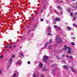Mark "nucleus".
<instances>
[{
	"instance_id": "nucleus-61",
	"label": "nucleus",
	"mask_w": 77,
	"mask_h": 77,
	"mask_svg": "<svg viewBox=\"0 0 77 77\" xmlns=\"http://www.w3.org/2000/svg\"><path fill=\"white\" fill-rule=\"evenodd\" d=\"M20 48H22V47L20 46Z\"/></svg>"
},
{
	"instance_id": "nucleus-45",
	"label": "nucleus",
	"mask_w": 77,
	"mask_h": 77,
	"mask_svg": "<svg viewBox=\"0 0 77 77\" xmlns=\"http://www.w3.org/2000/svg\"><path fill=\"white\" fill-rule=\"evenodd\" d=\"M51 32V29H49V31H48V32L49 33H50V32Z\"/></svg>"
},
{
	"instance_id": "nucleus-3",
	"label": "nucleus",
	"mask_w": 77,
	"mask_h": 77,
	"mask_svg": "<svg viewBox=\"0 0 77 77\" xmlns=\"http://www.w3.org/2000/svg\"><path fill=\"white\" fill-rule=\"evenodd\" d=\"M51 40H49V42H48L47 43L46 45H45V47H46L47 46V45L48 44H51Z\"/></svg>"
},
{
	"instance_id": "nucleus-43",
	"label": "nucleus",
	"mask_w": 77,
	"mask_h": 77,
	"mask_svg": "<svg viewBox=\"0 0 77 77\" xmlns=\"http://www.w3.org/2000/svg\"><path fill=\"white\" fill-rule=\"evenodd\" d=\"M49 23V21H48V20L46 21V23L47 24H48V23Z\"/></svg>"
},
{
	"instance_id": "nucleus-12",
	"label": "nucleus",
	"mask_w": 77,
	"mask_h": 77,
	"mask_svg": "<svg viewBox=\"0 0 77 77\" xmlns=\"http://www.w3.org/2000/svg\"><path fill=\"white\" fill-rule=\"evenodd\" d=\"M67 53L69 54H70L71 53V51L70 50H69L67 51Z\"/></svg>"
},
{
	"instance_id": "nucleus-53",
	"label": "nucleus",
	"mask_w": 77,
	"mask_h": 77,
	"mask_svg": "<svg viewBox=\"0 0 77 77\" xmlns=\"http://www.w3.org/2000/svg\"><path fill=\"white\" fill-rule=\"evenodd\" d=\"M43 8H45V5H44V6H43Z\"/></svg>"
},
{
	"instance_id": "nucleus-24",
	"label": "nucleus",
	"mask_w": 77,
	"mask_h": 77,
	"mask_svg": "<svg viewBox=\"0 0 77 77\" xmlns=\"http://www.w3.org/2000/svg\"><path fill=\"white\" fill-rule=\"evenodd\" d=\"M69 57H70L72 60H73V58H72V57L71 56H69Z\"/></svg>"
},
{
	"instance_id": "nucleus-60",
	"label": "nucleus",
	"mask_w": 77,
	"mask_h": 77,
	"mask_svg": "<svg viewBox=\"0 0 77 77\" xmlns=\"http://www.w3.org/2000/svg\"><path fill=\"white\" fill-rule=\"evenodd\" d=\"M77 13H75V15H77Z\"/></svg>"
},
{
	"instance_id": "nucleus-30",
	"label": "nucleus",
	"mask_w": 77,
	"mask_h": 77,
	"mask_svg": "<svg viewBox=\"0 0 77 77\" xmlns=\"http://www.w3.org/2000/svg\"><path fill=\"white\" fill-rule=\"evenodd\" d=\"M57 28L59 30H60L61 29H60V27H57Z\"/></svg>"
},
{
	"instance_id": "nucleus-36",
	"label": "nucleus",
	"mask_w": 77,
	"mask_h": 77,
	"mask_svg": "<svg viewBox=\"0 0 77 77\" xmlns=\"http://www.w3.org/2000/svg\"><path fill=\"white\" fill-rule=\"evenodd\" d=\"M16 47V45H14L13 46V48H15Z\"/></svg>"
},
{
	"instance_id": "nucleus-32",
	"label": "nucleus",
	"mask_w": 77,
	"mask_h": 77,
	"mask_svg": "<svg viewBox=\"0 0 77 77\" xmlns=\"http://www.w3.org/2000/svg\"><path fill=\"white\" fill-rule=\"evenodd\" d=\"M48 30H51V27L50 26L48 27Z\"/></svg>"
},
{
	"instance_id": "nucleus-18",
	"label": "nucleus",
	"mask_w": 77,
	"mask_h": 77,
	"mask_svg": "<svg viewBox=\"0 0 77 77\" xmlns=\"http://www.w3.org/2000/svg\"><path fill=\"white\" fill-rule=\"evenodd\" d=\"M52 49V46H51L50 47H49V50H51Z\"/></svg>"
},
{
	"instance_id": "nucleus-55",
	"label": "nucleus",
	"mask_w": 77,
	"mask_h": 77,
	"mask_svg": "<svg viewBox=\"0 0 77 77\" xmlns=\"http://www.w3.org/2000/svg\"><path fill=\"white\" fill-rule=\"evenodd\" d=\"M12 48V46H10L9 48Z\"/></svg>"
},
{
	"instance_id": "nucleus-39",
	"label": "nucleus",
	"mask_w": 77,
	"mask_h": 77,
	"mask_svg": "<svg viewBox=\"0 0 77 77\" xmlns=\"http://www.w3.org/2000/svg\"><path fill=\"white\" fill-rule=\"evenodd\" d=\"M60 14H63V12L62 11H60Z\"/></svg>"
},
{
	"instance_id": "nucleus-11",
	"label": "nucleus",
	"mask_w": 77,
	"mask_h": 77,
	"mask_svg": "<svg viewBox=\"0 0 77 77\" xmlns=\"http://www.w3.org/2000/svg\"><path fill=\"white\" fill-rule=\"evenodd\" d=\"M39 67H40V68H42V66H43L42 64V63H40L39 65Z\"/></svg>"
},
{
	"instance_id": "nucleus-26",
	"label": "nucleus",
	"mask_w": 77,
	"mask_h": 77,
	"mask_svg": "<svg viewBox=\"0 0 77 77\" xmlns=\"http://www.w3.org/2000/svg\"><path fill=\"white\" fill-rule=\"evenodd\" d=\"M56 66V64H54L52 66V67H54V66Z\"/></svg>"
},
{
	"instance_id": "nucleus-1",
	"label": "nucleus",
	"mask_w": 77,
	"mask_h": 77,
	"mask_svg": "<svg viewBox=\"0 0 77 77\" xmlns=\"http://www.w3.org/2000/svg\"><path fill=\"white\" fill-rule=\"evenodd\" d=\"M56 40L57 43H62V40L59 36H57L56 37Z\"/></svg>"
},
{
	"instance_id": "nucleus-35",
	"label": "nucleus",
	"mask_w": 77,
	"mask_h": 77,
	"mask_svg": "<svg viewBox=\"0 0 77 77\" xmlns=\"http://www.w3.org/2000/svg\"><path fill=\"white\" fill-rule=\"evenodd\" d=\"M28 64H30V62L29 61H28L27 62Z\"/></svg>"
},
{
	"instance_id": "nucleus-41",
	"label": "nucleus",
	"mask_w": 77,
	"mask_h": 77,
	"mask_svg": "<svg viewBox=\"0 0 77 77\" xmlns=\"http://www.w3.org/2000/svg\"><path fill=\"white\" fill-rule=\"evenodd\" d=\"M3 57V56H1L0 57V58L1 59H2Z\"/></svg>"
},
{
	"instance_id": "nucleus-5",
	"label": "nucleus",
	"mask_w": 77,
	"mask_h": 77,
	"mask_svg": "<svg viewBox=\"0 0 77 77\" xmlns=\"http://www.w3.org/2000/svg\"><path fill=\"white\" fill-rule=\"evenodd\" d=\"M63 67L64 68H66V69H69L68 66H67L64 65L63 66Z\"/></svg>"
},
{
	"instance_id": "nucleus-6",
	"label": "nucleus",
	"mask_w": 77,
	"mask_h": 77,
	"mask_svg": "<svg viewBox=\"0 0 77 77\" xmlns=\"http://www.w3.org/2000/svg\"><path fill=\"white\" fill-rule=\"evenodd\" d=\"M13 59L12 58H11L9 60V62L11 64L12 63V60Z\"/></svg>"
},
{
	"instance_id": "nucleus-13",
	"label": "nucleus",
	"mask_w": 77,
	"mask_h": 77,
	"mask_svg": "<svg viewBox=\"0 0 77 77\" xmlns=\"http://www.w3.org/2000/svg\"><path fill=\"white\" fill-rule=\"evenodd\" d=\"M72 28L71 27H69V26H67V30H71Z\"/></svg>"
},
{
	"instance_id": "nucleus-9",
	"label": "nucleus",
	"mask_w": 77,
	"mask_h": 77,
	"mask_svg": "<svg viewBox=\"0 0 77 77\" xmlns=\"http://www.w3.org/2000/svg\"><path fill=\"white\" fill-rule=\"evenodd\" d=\"M32 31H33L32 29L29 30L28 31V33L30 34L32 32Z\"/></svg>"
},
{
	"instance_id": "nucleus-31",
	"label": "nucleus",
	"mask_w": 77,
	"mask_h": 77,
	"mask_svg": "<svg viewBox=\"0 0 77 77\" xmlns=\"http://www.w3.org/2000/svg\"><path fill=\"white\" fill-rule=\"evenodd\" d=\"M70 15L71 17H72V12H71L70 13Z\"/></svg>"
},
{
	"instance_id": "nucleus-19",
	"label": "nucleus",
	"mask_w": 77,
	"mask_h": 77,
	"mask_svg": "<svg viewBox=\"0 0 77 77\" xmlns=\"http://www.w3.org/2000/svg\"><path fill=\"white\" fill-rule=\"evenodd\" d=\"M67 50V48H64L63 49V50L65 51V50Z\"/></svg>"
},
{
	"instance_id": "nucleus-2",
	"label": "nucleus",
	"mask_w": 77,
	"mask_h": 77,
	"mask_svg": "<svg viewBox=\"0 0 77 77\" xmlns=\"http://www.w3.org/2000/svg\"><path fill=\"white\" fill-rule=\"evenodd\" d=\"M36 25H37V23L35 24L32 26V30L33 31L35 29V28L36 27Z\"/></svg>"
},
{
	"instance_id": "nucleus-15",
	"label": "nucleus",
	"mask_w": 77,
	"mask_h": 77,
	"mask_svg": "<svg viewBox=\"0 0 77 77\" xmlns=\"http://www.w3.org/2000/svg\"><path fill=\"white\" fill-rule=\"evenodd\" d=\"M19 61H20V60H19L17 61V64L18 65H19V66H20L21 65V64H20V63H21V62H20Z\"/></svg>"
},
{
	"instance_id": "nucleus-29",
	"label": "nucleus",
	"mask_w": 77,
	"mask_h": 77,
	"mask_svg": "<svg viewBox=\"0 0 77 77\" xmlns=\"http://www.w3.org/2000/svg\"><path fill=\"white\" fill-rule=\"evenodd\" d=\"M65 56L66 57H67V58H69V56H68V55H66Z\"/></svg>"
},
{
	"instance_id": "nucleus-42",
	"label": "nucleus",
	"mask_w": 77,
	"mask_h": 77,
	"mask_svg": "<svg viewBox=\"0 0 77 77\" xmlns=\"http://www.w3.org/2000/svg\"><path fill=\"white\" fill-rule=\"evenodd\" d=\"M13 43H11L9 44V45H13Z\"/></svg>"
},
{
	"instance_id": "nucleus-14",
	"label": "nucleus",
	"mask_w": 77,
	"mask_h": 77,
	"mask_svg": "<svg viewBox=\"0 0 77 77\" xmlns=\"http://www.w3.org/2000/svg\"><path fill=\"white\" fill-rule=\"evenodd\" d=\"M41 11V14H42V12H43V11H44V8H42L41 10H40Z\"/></svg>"
},
{
	"instance_id": "nucleus-64",
	"label": "nucleus",
	"mask_w": 77,
	"mask_h": 77,
	"mask_svg": "<svg viewBox=\"0 0 77 77\" xmlns=\"http://www.w3.org/2000/svg\"><path fill=\"white\" fill-rule=\"evenodd\" d=\"M76 9H77V6H76Z\"/></svg>"
},
{
	"instance_id": "nucleus-22",
	"label": "nucleus",
	"mask_w": 77,
	"mask_h": 77,
	"mask_svg": "<svg viewBox=\"0 0 77 77\" xmlns=\"http://www.w3.org/2000/svg\"><path fill=\"white\" fill-rule=\"evenodd\" d=\"M56 57H57V60H59V59H60V60L61 59L59 58V57H58V56H57Z\"/></svg>"
},
{
	"instance_id": "nucleus-49",
	"label": "nucleus",
	"mask_w": 77,
	"mask_h": 77,
	"mask_svg": "<svg viewBox=\"0 0 77 77\" xmlns=\"http://www.w3.org/2000/svg\"><path fill=\"white\" fill-rule=\"evenodd\" d=\"M33 76H34V77H36V75H35V74H33Z\"/></svg>"
},
{
	"instance_id": "nucleus-48",
	"label": "nucleus",
	"mask_w": 77,
	"mask_h": 77,
	"mask_svg": "<svg viewBox=\"0 0 77 77\" xmlns=\"http://www.w3.org/2000/svg\"><path fill=\"white\" fill-rule=\"evenodd\" d=\"M51 35V33H49L48 34V35Z\"/></svg>"
},
{
	"instance_id": "nucleus-46",
	"label": "nucleus",
	"mask_w": 77,
	"mask_h": 77,
	"mask_svg": "<svg viewBox=\"0 0 77 77\" xmlns=\"http://www.w3.org/2000/svg\"><path fill=\"white\" fill-rule=\"evenodd\" d=\"M41 76L42 77H44V76L42 74L41 75Z\"/></svg>"
},
{
	"instance_id": "nucleus-28",
	"label": "nucleus",
	"mask_w": 77,
	"mask_h": 77,
	"mask_svg": "<svg viewBox=\"0 0 77 77\" xmlns=\"http://www.w3.org/2000/svg\"><path fill=\"white\" fill-rule=\"evenodd\" d=\"M54 23L56 24V20H54Z\"/></svg>"
},
{
	"instance_id": "nucleus-21",
	"label": "nucleus",
	"mask_w": 77,
	"mask_h": 77,
	"mask_svg": "<svg viewBox=\"0 0 77 77\" xmlns=\"http://www.w3.org/2000/svg\"><path fill=\"white\" fill-rule=\"evenodd\" d=\"M17 77V75L16 74V73H14V77Z\"/></svg>"
},
{
	"instance_id": "nucleus-33",
	"label": "nucleus",
	"mask_w": 77,
	"mask_h": 77,
	"mask_svg": "<svg viewBox=\"0 0 77 77\" xmlns=\"http://www.w3.org/2000/svg\"><path fill=\"white\" fill-rule=\"evenodd\" d=\"M40 21H44V19H41V20H40Z\"/></svg>"
},
{
	"instance_id": "nucleus-20",
	"label": "nucleus",
	"mask_w": 77,
	"mask_h": 77,
	"mask_svg": "<svg viewBox=\"0 0 77 77\" xmlns=\"http://www.w3.org/2000/svg\"><path fill=\"white\" fill-rule=\"evenodd\" d=\"M43 62H45V63L47 62V60H45V59H43Z\"/></svg>"
},
{
	"instance_id": "nucleus-37",
	"label": "nucleus",
	"mask_w": 77,
	"mask_h": 77,
	"mask_svg": "<svg viewBox=\"0 0 77 77\" xmlns=\"http://www.w3.org/2000/svg\"><path fill=\"white\" fill-rule=\"evenodd\" d=\"M67 49L69 50H70V48L69 47H67Z\"/></svg>"
},
{
	"instance_id": "nucleus-50",
	"label": "nucleus",
	"mask_w": 77,
	"mask_h": 77,
	"mask_svg": "<svg viewBox=\"0 0 77 77\" xmlns=\"http://www.w3.org/2000/svg\"><path fill=\"white\" fill-rule=\"evenodd\" d=\"M68 12H70V9H68Z\"/></svg>"
},
{
	"instance_id": "nucleus-47",
	"label": "nucleus",
	"mask_w": 77,
	"mask_h": 77,
	"mask_svg": "<svg viewBox=\"0 0 77 77\" xmlns=\"http://www.w3.org/2000/svg\"><path fill=\"white\" fill-rule=\"evenodd\" d=\"M56 69H55V70H53V71H54V72H55V71H56Z\"/></svg>"
},
{
	"instance_id": "nucleus-62",
	"label": "nucleus",
	"mask_w": 77,
	"mask_h": 77,
	"mask_svg": "<svg viewBox=\"0 0 77 77\" xmlns=\"http://www.w3.org/2000/svg\"><path fill=\"white\" fill-rule=\"evenodd\" d=\"M36 17V15L34 16V17Z\"/></svg>"
},
{
	"instance_id": "nucleus-52",
	"label": "nucleus",
	"mask_w": 77,
	"mask_h": 77,
	"mask_svg": "<svg viewBox=\"0 0 77 77\" xmlns=\"http://www.w3.org/2000/svg\"><path fill=\"white\" fill-rule=\"evenodd\" d=\"M62 2H63V1H60V2H59V3H62Z\"/></svg>"
},
{
	"instance_id": "nucleus-34",
	"label": "nucleus",
	"mask_w": 77,
	"mask_h": 77,
	"mask_svg": "<svg viewBox=\"0 0 77 77\" xmlns=\"http://www.w3.org/2000/svg\"><path fill=\"white\" fill-rule=\"evenodd\" d=\"M64 55H63V54H62V58H63V57H64Z\"/></svg>"
},
{
	"instance_id": "nucleus-57",
	"label": "nucleus",
	"mask_w": 77,
	"mask_h": 77,
	"mask_svg": "<svg viewBox=\"0 0 77 77\" xmlns=\"http://www.w3.org/2000/svg\"><path fill=\"white\" fill-rule=\"evenodd\" d=\"M73 26H74V27H75V25L73 24Z\"/></svg>"
},
{
	"instance_id": "nucleus-40",
	"label": "nucleus",
	"mask_w": 77,
	"mask_h": 77,
	"mask_svg": "<svg viewBox=\"0 0 77 77\" xmlns=\"http://www.w3.org/2000/svg\"><path fill=\"white\" fill-rule=\"evenodd\" d=\"M64 48H67V46L66 45H64Z\"/></svg>"
},
{
	"instance_id": "nucleus-25",
	"label": "nucleus",
	"mask_w": 77,
	"mask_h": 77,
	"mask_svg": "<svg viewBox=\"0 0 77 77\" xmlns=\"http://www.w3.org/2000/svg\"><path fill=\"white\" fill-rule=\"evenodd\" d=\"M44 71H48V69H44Z\"/></svg>"
},
{
	"instance_id": "nucleus-10",
	"label": "nucleus",
	"mask_w": 77,
	"mask_h": 77,
	"mask_svg": "<svg viewBox=\"0 0 77 77\" xmlns=\"http://www.w3.org/2000/svg\"><path fill=\"white\" fill-rule=\"evenodd\" d=\"M57 9H60L61 10H62V8L61 7H60V6H57Z\"/></svg>"
},
{
	"instance_id": "nucleus-44",
	"label": "nucleus",
	"mask_w": 77,
	"mask_h": 77,
	"mask_svg": "<svg viewBox=\"0 0 77 77\" xmlns=\"http://www.w3.org/2000/svg\"><path fill=\"white\" fill-rule=\"evenodd\" d=\"M76 17H74V18H73V20H74V21H75V20H76Z\"/></svg>"
},
{
	"instance_id": "nucleus-16",
	"label": "nucleus",
	"mask_w": 77,
	"mask_h": 77,
	"mask_svg": "<svg viewBox=\"0 0 77 77\" xmlns=\"http://www.w3.org/2000/svg\"><path fill=\"white\" fill-rule=\"evenodd\" d=\"M3 72V70L2 69H0V74H2V72Z\"/></svg>"
},
{
	"instance_id": "nucleus-51",
	"label": "nucleus",
	"mask_w": 77,
	"mask_h": 77,
	"mask_svg": "<svg viewBox=\"0 0 77 77\" xmlns=\"http://www.w3.org/2000/svg\"><path fill=\"white\" fill-rule=\"evenodd\" d=\"M26 27L27 28H29V26H26Z\"/></svg>"
},
{
	"instance_id": "nucleus-58",
	"label": "nucleus",
	"mask_w": 77,
	"mask_h": 77,
	"mask_svg": "<svg viewBox=\"0 0 77 77\" xmlns=\"http://www.w3.org/2000/svg\"><path fill=\"white\" fill-rule=\"evenodd\" d=\"M72 8H75V7H74V6H72Z\"/></svg>"
},
{
	"instance_id": "nucleus-27",
	"label": "nucleus",
	"mask_w": 77,
	"mask_h": 77,
	"mask_svg": "<svg viewBox=\"0 0 77 77\" xmlns=\"http://www.w3.org/2000/svg\"><path fill=\"white\" fill-rule=\"evenodd\" d=\"M71 44L72 45H75V43H74V42H72Z\"/></svg>"
},
{
	"instance_id": "nucleus-54",
	"label": "nucleus",
	"mask_w": 77,
	"mask_h": 77,
	"mask_svg": "<svg viewBox=\"0 0 77 77\" xmlns=\"http://www.w3.org/2000/svg\"><path fill=\"white\" fill-rule=\"evenodd\" d=\"M38 12L36 11V12H35V14L36 15H37V14H38Z\"/></svg>"
},
{
	"instance_id": "nucleus-38",
	"label": "nucleus",
	"mask_w": 77,
	"mask_h": 77,
	"mask_svg": "<svg viewBox=\"0 0 77 77\" xmlns=\"http://www.w3.org/2000/svg\"><path fill=\"white\" fill-rule=\"evenodd\" d=\"M55 13H57L58 14H59V13L57 11H55Z\"/></svg>"
},
{
	"instance_id": "nucleus-59",
	"label": "nucleus",
	"mask_w": 77,
	"mask_h": 77,
	"mask_svg": "<svg viewBox=\"0 0 77 77\" xmlns=\"http://www.w3.org/2000/svg\"><path fill=\"white\" fill-rule=\"evenodd\" d=\"M6 47V48H8L9 47H8V46H7Z\"/></svg>"
},
{
	"instance_id": "nucleus-7",
	"label": "nucleus",
	"mask_w": 77,
	"mask_h": 77,
	"mask_svg": "<svg viewBox=\"0 0 77 77\" xmlns=\"http://www.w3.org/2000/svg\"><path fill=\"white\" fill-rule=\"evenodd\" d=\"M70 69L71 70H72V71L73 72H74V68L72 67V66L70 67Z\"/></svg>"
},
{
	"instance_id": "nucleus-56",
	"label": "nucleus",
	"mask_w": 77,
	"mask_h": 77,
	"mask_svg": "<svg viewBox=\"0 0 77 77\" xmlns=\"http://www.w3.org/2000/svg\"><path fill=\"white\" fill-rule=\"evenodd\" d=\"M15 57V55H13L12 56L13 57Z\"/></svg>"
},
{
	"instance_id": "nucleus-63",
	"label": "nucleus",
	"mask_w": 77,
	"mask_h": 77,
	"mask_svg": "<svg viewBox=\"0 0 77 77\" xmlns=\"http://www.w3.org/2000/svg\"><path fill=\"white\" fill-rule=\"evenodd\" d=\"M34 18V17H32V19H33Z\"/></svg>"
},
{
	"instance_id": "nucleus-17",
	"label": "nucleus",
	"mask_w": 77,
	"mask_h": 77,
	"mask_svg": "<svg viewBox=\"0 0 77 77\" xmlns=\"http://www.w3.org/2000/svg\"><path fill=\"white\" fill-rule=\"evenodd\" d=\"M20 55L22 57H24V54H23V53H20Z\"/></svg>"
},
{
	"instance_id": "nucleus-4",
	"label": "nucleus",
	"mask_w": 77,
	"mask_h": 77,
	"mask_svg": "<svg viewBox=\"0 0 77 77\" xmlns=\"http://www.w3.org/2000/svg\"><path fill=\"white\" fill-rule=\"evenodd\" d=\"M55 20L56 21H60V18L57 17L55 18Z\"/></svg>"
},
{
	"instance_id": "nucleus-8",
	"label": "nucleus",
	"mask_w": 77,
	"mask_h": 77,
	"mask_svg": "<svg viewBox=\"0 0 77 77\" xmlns=\"http://www.w3.org/2000/svg\"><path fill=\"white\" fill-rule=\"evenodd\" d=\"M43 57L45 58V59H46V60H47L48 59V57L47 56H44Z\"/></svg>"
},
{
	"instance_id": "nucleus-23",
	"label": "nucleus",
	"mask_w": 77,
	"mask_h": 77,
	"mask_svg": "<svg viewBox=\"0 0 77 77\" xmlns=\"http://www.w3.org/2000/svg\"><path fill=\"white\" fill-rule=\"evenodd\" d=\"M54 28H55V29H57V26H56V25H54Z\"/></svg>"
}]
</instances>
